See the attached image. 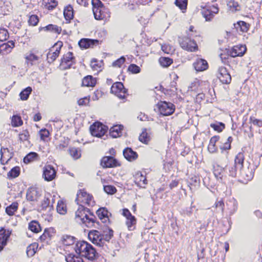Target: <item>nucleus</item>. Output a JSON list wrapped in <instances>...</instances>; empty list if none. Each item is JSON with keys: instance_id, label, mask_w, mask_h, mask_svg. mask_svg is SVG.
Listing matches in <instances>:
<instances>
[{"instance_id": "f257e3e1", "label": "nucleus", "mask_w": 262, "mask_h": 262, "mask_svg": "<svg viewBox=\"0 0 262 262\" xmlns=\"http://www.w3.org/2000/svg\"><path fill=\"white\" fill-rule=\"evenodd\" d=\"M74 250L78 255L84 256L90 260H93L98 255L96 250L89 243L85 241L78 242Z\"/></svg>"}, {"instance_id": "f03ea898", "label": "nucleus", "mask_w": 262, "mask_h": 262, "mask_svg": "<svg viewBox=\"0 0 262 262\" xmlns=\"http://www.w3.org/2000/svg\"><path fill=\"white\" fill-rule=\"evenodd\" d=\"M95 219V216L91 212L90 209L82 205H80L75 212L76 222L80 224H84L88 227H91L94 225Z\"/></svg>"}, {"instance_id": "7ed1b4c3", "label": "nucleus", "mask_w": 262, "mask_h": 262, "mask_svg": "<svg viewBox=\"0 0 262 262\" xmlns=\"http://www.w3.org/2000/svg\"><path fill=\"white\" fill-rule=\"evenodd\" d=\"M90 132L92 136L101 138L106 133L108 128L100 122H95L90 126Z\"/></svg>"}, {"instance_id": "20e7f679", "label": "nucleus", "mask_w": 262, "mask_h": 262, "mask_svg": "<svg viewBox=\"0 0 262 262\" xmlns=\"http://www.w3.org/2000/svg\"><path fill=\"white\" fill-rule=\"evenodd\" d=\"M179 43L182 48L185 50L194 52L198 50L196 43L193 40H191L189 37H183L180 38Z\"/></svg>"}, {"instance_id": "39448f33", "label": "nucleus", "mask_w": 262, "mask_h": 262, "mask_svg": "<svg viewBox=\"0 0 262 262\" xmlns=\"http://www.w3.org/2000/svg\"><path fill=\"white\" fill-rule=\"evenodd\" d=\"M88 237L90 241L99 247L104 249L103 237L97 230H92L89 232Z\"/></svg>"}, {"instance_id": "423d86ee", "label": "nucleus", "mask_w": 262, "mask_h": 262, "mask_svg": "<svg viewBox=\"0 0 262 262\" xmlns=\"http://www.w3.org/2000/svg\"><path fill=\"white\" fill-rule=\"evenodd\" d=\"M75 201L77 204L81 202L88 205L89 206H93L95 205V201L93 196L84 190H80L77 193Z\"/></svg>"}, {"instance_id": "0eeeda50", "label": "nucleus", "mask_w": 262, "mask_h": 262, "mask_svg": "<svg viewBox=\"0 0 262 262\" xmlns=\"http://www.w3.org/2000/svg\"><path fill=\"white\" fill-rule=\"evenodd\" d=\"M75 62V58L73 53L69 52L61 58L59 67L61 70H65L70 69Z\"/></svg>"}, {"instance_id": "6e6552de", "label": "nucleus", "mask_w": 262, "mask_h": 262, "mask_svg": "<svg viewBox=\"0 0 262 262\" xmlns=\"http://www.w3.org/2000/svg\"><path fill=\"white\" fill-rule=\"evenodd\" d=\"M159 111L163 116H169L173 114L175 110V106L170 102L161 101L158 103Z\"/></svg>"}, {"instance_id": "1a4fd4ad", "label": "nucleus", "mask_w": 262, "mask_h": 262, "mask_svg": "<svg viewBox=\"0 0 262 262\" xmlns=\"http://www.w3.org/2000/svg\"><path fill=\"white\" fill-rule=\"evenodd\" d=\"M111 91L112 93L121 99L125 98V94L127 93V90L124 88L123 83L121 82H116L114 83L111 87Z\"/></svg>"}, {"instance_id": "9d476101", "label": "nucleus", "mask_w": 262, "mask_h": 262, "mask_svg": "<svg viewBox=\"0 0 262 262\" xmlns=\"http://www.w3.org/2000/svg\"><path fill=\"white\" fill-rule=\"evenodd\" d=\"M62 46V42H58L50 49L47 55L48 62L52 63L59 56Z\"/></svg>"}, {"instance_id": "9b49d317", "label": "nucleus", "mask_w": 262, "mask_h": 262, "mask_svg": "<svg viewBox=\"0 0 262 262\" xmlns=\"http://www.w3.org/2000/svg\"><path fill=\"white\" fill-rule=\"evenodd\" d=\"M93 12L95 18L97 20L106 19L110 17L108 10L104 6H101L99 8L93 9Z\"/></svg>"}, {"instance_id": "f8f14e48", "label": "nucleus", "mask_w": 262, "mask_h": 262, "mask_svg": "<svg viewBox=\"0 0 262 262\" xmlns=\"http://www.w3.org/2000/svg\"><path fill=\"white\" fill-rule=\"evenodd\" d=\"M219 12V8L214 6H212L208 8H204L201 13L206 21H210L214 16V14Z\"/></svg>"}, {"instance_id": "ddd939ff", "label": "nucleus", "mask_w": 262, "mask_h": 262, "mask_svg": "<svg viewBox=\"0 0 262 262\" xmlns=\"http://www.w3.org/2000/svg\"><path fill=\"white\" fill-rule=\"evenodd\" d=\"M213 173L216 178L221 182L224 181L227 176L226 167L223 168L217 164L213 165Z\"/></svg>"}, {"instance_id": "4468645a", "label": "nucleus", "mask_w": 262, "mask_h": 262, "mask_svg": "<svg viewBox=\"0 0 262 262\" xmlns=\"http://www.w3.org/2000/svg\"><path fill=\"white\" fill-rule=\"evenodd\" d=\"M218 78L223 84H229L231 81V77L227 69L225 67H220L219 70Z\"/></svg>"}, {"instance_id": "2eb2a0df", "label": "nucleus", "mask_w": 262, "mask_h": 262, "mask_svg": "<svg viewBox=\"0 0 262 262\" xmlns=\"http://www.w3.org/2000/svg\"><path fill=\"white\" fill-rule=\"evenodd\" d=\"M56 174V172L53 166L48 165L44 167L42 176L46 181L53 180L55 178Z\"/></svg>"}, {"instance_id": "dca6fc26", "label": "nucleus", "mask_w": 262, "mask_h": 262, "mask_svg": "<svg viewBox=\"0 0 262 262\" xmlns=\"http://www.w3.org/2000/svg\"><path fill=\"white\" fill-rule=\"evenodd\" d=\"M101 165L104 168H111L119 166L118 161L112 156L103 157L101 161Z\"/></svg>"}, {"instance_id": "f3484780", "label": "nucleus", "mask_w": 262, "mask_h": 262, "mask_svg": "<svg viewBox=\"0 0 262 262\" xmlns=\"http://www.w3.org/2000/svg\"><path fill=\"white\" fill-rule=\"evenodd\" d=\"M245 45H239L234 46L229 51V54L232 57L243 56L246 51Z\"/></svg>"}, {"instance_id": "a211bd4d", "label": "nucleus", "mask_w": 262, "mask_h": 262, "mask_svg": "<svg viewBox=\"0 0 262 262\" xmlns=\"http://www.w3.org/2000/svg\"><path fill=\"white\" fill-rule=\"evenodd\" d=\"M40 195V191L37 188L31 187L27 190L26 198L28 201H35L38 200Z\"/></svg>"}, {"instance_id": "6ab92c4d", "label": "nucleus", "mask_w": 262, "mask_h": 262, "mask_svg": "<svg viewBox=\"0 0 262 262\" xmlns=\"http://www.w3.org/2000/svg\"><path fill=\"white\" fill-rule=\"evenodd\" d=\"M11 234V231L9 230H6L4 228L0 229V251L7 245Z\"/></svg>"}, {"instance_id": "aec40b11", "label": "nucleus", "mask_w": 262, "mask_h": 262, "mask_svg": "<svg viewBox=\"0 0 262 262\" xmlns=\"http://www.w3.org/2000/svg\"><path fill=\"white\" fill-rule=\"evenodd\" d=\"M14 42L11 40L0 45V54L7 55L10 53L12 49L14 47Z\"/></svg>"}, {"instance_id": "412c9836", "label": "nucleus", "mask_w": 262, "mask_h": 262, "mask_svg": "<svg viewBox=\"0 0 262 262\" xmlns=\"http://www.w3.org/2000/svg\"><path fill=\"white\" fill-rule=\"evenodd\" d=\"M135 183L140 187L145 188L147 180L141 172L138 171L135 176Z\"/></svg>"}, {"instance_id": "4be33fe9", "label": "nucleus", "mask_w": 262, "mask_h": 262, "mask_svg": "<svg viewBox=\"0 0 262 262\" xmlns=\"http://www.w3.org/2000/svg\"><path fill=\"white\" fill-rule=\"evenodd\" d=\"M195 70L197 71H203L208 68L207 61L204 59L198 58L193 63Z\"/></svg>"}, {"instance_id": "5701e85b", "label": "nucleus", "mask_w": 262, "mask_h": 262, "mask_svg": "<svg viewBox=\"0 0 262 262\" xmlns=\"http://www.w3.org/2000/svg\"><path fill=\"white\" fill-rule=\"evenodd\" d=\"M123 156L128 161H133L138 158V154L136 151L133 150L130 147H126L123 150Z\"/></svg>"}, {"instance_id": "b1692460", "label": "nucleus", "mask_w": 262, "mask_h": 262, "mask_svg": "<svg viewBox=\"0 0 262 262\" xmlns=\"http://www.w3.org/2000/svg\"><path fill=\"white\" fill-rule=\"evenodd\" d=\"M98 43V40L83 38L79 41L78 44L81 48L87 49L92 47L94 45Z\"/></svg>"}, {"instance_id": "393cba45", "label": "nucleus", "mask_w": 262, "mask_h": 262, "mask_svg": "<svg viewBox=\"0 0 262 262\" xmlns=\"http://www.w3.org/2000/svg\"><path fill=\"white\" fill-rule=\"evenodd\" d=\"M239 174L246 181L251 180L253 177V172L252 169H249V167L243 168L239 169Z\"/></svg>"}, {"instance_id": "a878e982", "label": "nucleus", "mask_w": 262, "mask_h": 262, "mask_svg": "<svg viewBox=\"0 0 262 262\" xmlns=\"http://www.w3.org/2000/svg\"><path fill=\"white\" fill-rule=\"evenodd\" d=\"M226 205L230 215H232L237 209V202L234 198L228 200L226 202Z\"/></svg>"}, {"instance_id": "bb28decb", "label": "nucleus", "mask_w": 262, "mask_h": 262, "mask_svg": "<svg viewBox=\"0 0 262 262\" xmlns=\"http://www.w3.org/2000/svg\"><path fill=\"white\" fill-rule=\"evenodd\" d=\"M234 28L237 32H247L250 28V25L244 21H239L234 24Z\"/></svg>"}, {"instance_id": "cd10ccee", "label": "nucleus", "mask_w": 262, "mask_h": 262, "mask_svg": "<svg viewBox=\"0 0 262 262\" xmlns=\"http://www.w3.org/2000/svg\"><path fill=\"white\" fill-rule=\"evenodd\" d=\"M96 213L102 222L106 223L109 221L108 214L110 213L105 208H101L99 209L97 211Z\"/></svg>"}, {"instance_id": "c85d7f7f", "label": "nucleus", "mask_w": 262, "mask_h": 262, "mask_svg": "<svg viewBox=\"0 0 262 262\" xmlns=\"http://www.w3.org/2000/svg\"><path fill=\"white\" fill-rule=\"evenodd\" d=\"M39 30H44L45 31H49L57 34H60L61 32V28L52 24H50L46 27L40 28Z\"/></svg>"}, {"instance_id": "c756f323", "label": "nucleus", "mask_w": 262, "mask_h": 262, "mask_svg": "<svg viewBox=\"0 0 262 262\" xmlns=\"http://www.w3.org/2000/svg\"><path fill=\"white\" fill-rule=\"evenodd\" d=\"M96 83V79L93 78L92 76L88 75L85 76L82 80V85L85 86L93 87Z\"/></svg>"}, {"instance_id": "7c9ffc66", "label": "nucleus", "mask_w": 262, "mask_h": 262, "mask_svg": "<svg viewBox=\"0 0 262 262\" xmlns=\"http://www.w3.org/2000/svg\"><path fill=\"white\" fill-rule=\"evenodd\" d=\"M123 126L121 125H115L111 128L110 134L113 138H117L120 136Z\"/></svg>"}, {"instance_id": "2f4dec72", "label": "nucleus", "mask_w": 262, "mask_h": 262, "mask_svg": "<svg viewBox=\"0 0 262 262\" xmlns=\"http://www.w3.org/2000/svg\"><path fill=\"white\" fill-rule=\"evenodd\" d=\"M226 171H227V174L231 177H235L239 171L238 168L234 164H231L226 167Z\"/></svg>"}, {"instance_id": "473e14b6", "label": "nucleus", "mask_w": 262, "mask_h": 262, "mask_svg": "<svg viewBox=\"0 0 262 262\" xmlns=\"http://www.w3.org/2000/svg\"><path fill=\"white\" fill-rule=\"evenodd\" d=\"M244 161V156L243 152H239L236 156L234 160V164L239 169L243 167V162Z\"/></svg>"}, {"instance_id": "72a5a7b5", "label": "nucleus", "mask_w": 262, "mask_h": 262, "mask_svg": "<svg viewBox=\"0 0 262 262\" xmlns=\"http://www.w3.org/2000/svg\"><path fill=\"white\" fill-rule=\"evenodd\" d=\"M61 241L62 243L66 246H70L74 244L75 238L69 235H62Z\"/></svg>"}, {"instance_id": "f704fd0d", "label": "nucleus", "mask_w": 262, "mask_h": 262, "mask_svg": "<svg viewBox=\"0 0 262 262\" xmlns=\"http://www.w3.org/2000/svg\"><path fill=\"white\" fill-rule=\"evenodd\" d=\"M227 6L232 12H236L241 10L240 5L235 0H229L227 3Z\"/></svg>"}, {"instance_id": "c9c22d12", "label": "nucleus", "mask_w": 262, "mask_h": 262, "mask_svg": "<svg viewBox=\"0 0 262 262\" xmlns=\"http://www.w3.org/2000/svg\"><path fill=\"white\" fill-rule=\"evenodd\" d=\"M38 248V244L36 243H33L27 248L26 253L28 257L33 256L36 252Z\"/></svg>"}, {"instance_id": "e433bc0d", "label": "nucleus", "mask_w": 262, "mask_h": 262, "mask_svg": "<svg viewBox=\"0 0 262 262\" xmlns=\"http://www.w3.org/2000/svg\"><path fill=\"white\" fill-rule=\"evenodd\" d=\"M66 260L67 262H84L82 257L78 255L76 256L73 253L69 254L66 256Z\"/></svg>"}, {"instance_id": "4c0bfd02", "label": "nucleus", "mask_w": 262, "mask_h": 262, "mask_svg": "<svg viewBox=\"0 0 262 262\" xmlns=\"http://www.w3.org/2000/svg\"><path fill=\"white\" fill-rule=\"evenodd\" d=\"M63 14L66 19L71 20L74 17V12L73 7L69 5L64 9Z\"/></svg>"}, {"instance_id": "58836bf2", "label": "nucleus", "mask_w": 262, "mask_h": 262, "mask_svg": "<svg viewBox=\"0 0 262 262\" xmlns=\"http://www.w3.org/2000/svg\"><path fill=\"white\" fill-rule=\"evenodd\" d=\"M1 160L3 159H6L7 160H10L13 157V154L10 152L8 148L2 147L1 149Z\"/></svg>"}, {"instance_id": "ea45409f", "label": "nucleus", "mask_w": 262, "mask_h": 262, "mask_svg": "<svg viewBox=\"0 0 262 262\" xmlns=\"http://www.w3.org/2000/svg\"><path fill=\"white\" fill-rule=\"evenodd\" d=\"M102 66V61H98L96 59H93L91 61V67L93 71H100Z\"/></svg>"}, {"instance_id": "a19ab883", "label": "nucleus", "mask_w": 262, "mask_h": 262, "mask_svg": "<svg viewBox=\"0 0 262 262\" xmlns=\"http://www.w3.org/2000/svg\"><path fill=\"white\" fill-rule=\"evenodd\" d=\"M38 157V155L37 153L31 152L24 158V162L25 163H28L37 160Z\"/></svg>"}, {"instance_id": "79ce46f5", "label": "nucleus", "mask_w": 262, "mask_h": 262, "mask_svg": "<svg viewBox=\"0 0 262 262\" xmlns=\"http://www.w3.org/2000/svg\"><path fill=\"white\" fill-rule=\"evenodd\" d=\"M69 153L74 159H78L81 157V150L79 148H70Z\"/></svg>"}, {"instance_id": "37998d69", "label": "nucleus", "mask_w": 262, "mask_h": 262, "mask_svg": "<svg viewBox=\"0 0 262 262\" xmlns=\"http://www.w3.org/2000/svg\"><path fill=\"white\" fill-rule=\"evenodd\" d=\"M29 229L35 233H37L41 230L40 225L36 221H33L29 223Z\"/></svg>"}, {"instance_id": "c03bdc74", "label": "nucleus", "mask_w": 262, "mask_h": 262, "mask_svg": "<svg viewBox=\"0 0 262 262\" xmlns=\"http://www.w3.org/2000/svg\"><path fill=\"white\" fill-rule=\"evenodd\" d=\"M17 208L18 203L17 202H13L6 208V212L9 215H12L17 210Z\"/></svg>"}, {"instance_id": "a18cd8bd", "label": "nucleus", "mask_w": 262, "mask_h": 262, "mask_svg": "<svg viewBox=\"0 0 262 262\" xmlns=\"http://www.w3.org/2000/svg\"><path fill=\"white\" fill-rule=\"evenodd\" d=\"M188 186L190 189H192L191 186H199L200 184V179L196 176H192L188 180Z\"/></svg>"}, {"instance_id": "49530a36", "label": "nucleus", "mask_w": 262, "mask_h": 262, "mask_svg": "<svg viewBox=\"0 0 262 262\" xmlns=\"http://www.w3.org/2000/svg\"><path fill=\"white\" fill-rule=\"evenodd\" d=\"M23 123L21 117L18 115H14L12 117L11 124L13 127L21 126Z\"/></svg>"}, {"instance_id": "de8ad7c7", "label": "nucleus", "mask_w": 262, "mask_h": 262, "mask_svg": "<svg viewBox=\"0 0 262 262\" xmlns=\"http://www.w3.org/2000/svg\"><path fill=\"white\" fill-rule=\"evenodd\" d=\"M32 88L30 86H28L22 91L19 94L20 99L23 100H27L32 92Z\"/></svg>"}, {"instance_id": "09e8293b", "label": "nucleus", "mask_w": 262, "mask_h": 262, "mask_svg": "<svg viewBox=\"0 0 262 262\" xmlns=\"http://www.w3.org/2000/svg\"><path fill=\"white\" fill-rule=\"evenodd\" d=\"M136 224V219L134 216L126 219V224L129 230H133L135 228Z\"/></svg>"}, {"instance_id": "8fccbe9b", "label": "nucleus", "mask_w": 262, "mask_h": 262, "mask_svg": "<svg viewBox=\"0 0 262 262\" xmlns=\"http://www.w3.org/2000/svg\"><path fill=\"white\" fill-rule=\"evenodd\" d=\"M57 211L61 214H64L67 212L66 204L62 201H59L57 205Z\"/></svg>"}, {"instance_id": "3c124183", "label": "nucleus", "mask_w": 262, "mask_h": 262, "mask_svg": "<svg viewBox=\"0 0 262 262\" xmlns=\"http://www.w3.org/2000/svg\"><path fill=\"white\" fill-rule=\"evenodd\" d=\"M103 237V241L104 242V250H106V248H107V245L106 244V242H108L110 240L113 236V231L111 229H109V230L106 232L105 234H102Z\"/></svg>"}, {"instance_id": "603ef678", "label": "nucleus", "mask_w": 262, "mask_h": 262, "mask_svg": "<svg viewBox=\"0 0 262 262\" xmlns=\"http://www.w3.org/2000/svg\"><path fill=\"white\" fill-rule=\"evenodd\" d=\"M159 61L163 67H167L172 63V60L168 57H161Z\"/></svg>"}, {"instance_id": "864d4df0", "label": "nucleus", "mask_w": 262, "mask_h": 262, "mask_svg": "<svg viewBox=\"0 0 262 262\" xmlns=\"http://www.w3.org/2000/svg\"><path fill=\"white\" fill-rule=\"evenodd\" d=\"M43 2L49 10H53L57 5V2L55 0H43Z\"/></svg>"}, {"instance_id": "5fc2aeb1", "label": "nucleus", "mask_w": 262, "mask_h": 262, "mask_svg": "<svg viewBox=\"0 0 262 262\" xmlns=\"http://www.w3.org/2000/svg\"><path fill=\"white\" fill-rule=\"evenodd\" d=\"M139 140L145 144H147L150 140V136L148 135L146 132H142V134L139 137Z\"/></svg>"}, {"instance_id": "6e6d98bb", "label": "nucleus", "mask_w": 262, "mask_h": 262, "mask_svg": "<svg viewBox=\"0 0 262 262\" xmlns=\"http://www.w3.org/2000/svg\"><path fill=\"white\" fill-rule=\"evenodd\" d=\"M19 168L18 167H15L13 168L8 173V176L12 178H15L18 177L19 174Z\"/></svg>"}, {"instance_id": "4d7b16f0", "label": "nucleus", "mask_w": 262, "mask_h": 262, "mask_svg": "<svg viewBox=\"0 0 262 262\" xmlns=\"http://www.w3.org/2000/svg\"><path fill=\"white\" fill-rule=\"evenodd\" d=\"M103 189L104 191L108 194H113L117 191L116 187L112 185H104Z\"/></svg>"}, {"instance_id": "13d9d810", "label": "nucleus", "mask_w": 262, "mask_h": 262, "mask_svg": "<svg viewBox=\"0 0 262 262\" xmlns=\"http://www.w3.org/2000/svg\"><path fill=\"white\" fill-rule=\"evenodd\" d=\"M175 4L181 10H185L187 7V0H176Z\"/></svg>"}, {"instance_id": "bf43d9fd", "label": "nucleus", "mask_w": 262, "mask_h": 262, "mask_svg": "<svg viewBox=\"0 0 262 262\" xmlns=\"http://www.w3.org/2000/svg\"><path fill=\"white\" fill-rule=\"evenodd\" d=\"M50 199L48 196H45L41 203V207L43 209L49 208L50 210L52 208V205H50Z\"/></svg>"}, {"instance_id": "052dcab7", "label": "nucleus", "mask_w": 262, "mask_h": 262, "mask_svg": "<svg viewBox=\"0 0 262 262\" xmlns=\"http://www.w3.org/2000/svg\"><path fill=\"white\" fill-rule=\"evenodd\" d=\"M8 37L7 30L4 28H0V41L7 40Z\"/></svg>"}, {"instance_id": "680f3d73", "label": "nucleus", "mask_w": 262, "mask_h": 262, "mask_svg": "<svg viewBox=\"0 0 262 262\" xmlns=\"http://www.w3.org/2000/svg\"><path fill=\"white\" fill-rule=\"evenodd\" d=\"M125 61V57L124 56H122L120 58L113 62L112 63V66L113 67L120 68Z\"/></svg>"}, {"instance_id": "e2e57ef3", "label": "nucleus", "mask_w": 262, "mask_h": 262, "mask_svg": "<svg viewBox=\"0 0 262 262\" xmlns=\"http://www.w3.org/2000/svg\"><path fill=\"white\" fill-rule=\"evenodd\" d=\"M39 21L38 17L36 15H32L30 16L28 23L30 25L35 26H36Z\"/></svg>"}, {"instance_id": "0e129e2a", "label": "nucleus", "mask_w": 262, "mask_h": 262, "mask_svg": "<svg viewBox=\"0 0 262 262\" xmlns=\"http://www.w3.org/2000/svg\"><path fill=\"white\" fill-rule=\"evenodd\" d=\"M38 59L39 57L37 56L32 53L30 54L29 55L26 57V59L28 62H30L31 65H33L34 62L38 60Z\"/></svg>"}, {"instance_id": "69168bd1", "label": "nucleus", "mask_w": 262, "mask_h": 262, "mask_svg": "<svg viewBox=\"0 0 262 262\" xmlns=\"http://www.w3.org/2000/svg\"><path fill=\"white\" fill-rule=\"evenodd\" d=\"M128 70L133 74H137L140 72V68L135 64H131L128 68Z\"/></svg>"}, {"instance_id": "338daca9", "label": "nucleus", "mask_w": 262, "mask_h": 262, "mask_svg": "<svg viewBox=\"0 0 262 262\" xmlns=\"http://www.w3.org/2000/svg\"><path fill=\"white\" fill-rule=\"evenodd\" d=\"M40 139L42 140L46 141V139L49 137L50 133L49 130L46 128L41 129L39 131Z\"/></svg>"}, {"instance_id": "774afa93", "label": "nucleus", "mask_w": 262, "mask_h": 262, "mask_svg": "<svg viewBox=\"0 0 262 262\" xmlns=\"http://www.w3.org/2000/svg\"><path fill=\"white\" fill-rule=\"evenodd\" d=\"M210 126L215 130L217 132H222L225 128V125L223 123H219L217 124H211Z\"/></svg>"}]
</instances>
